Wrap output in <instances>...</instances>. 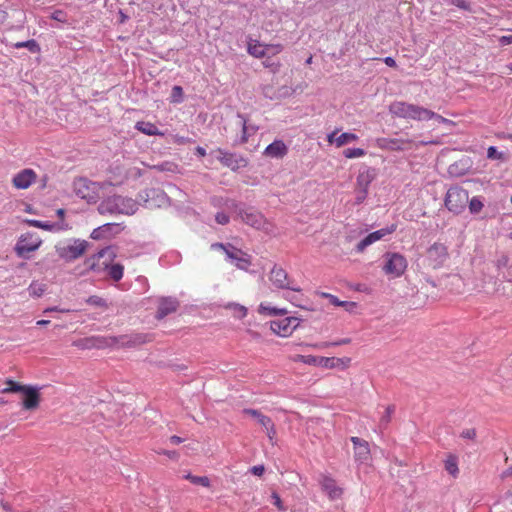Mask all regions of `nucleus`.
Listing matches in <instances>:
<instances>
[{
    "label": "nucleus",
    "mask_w": 512,
    "mask_h": 512,
    "mask_svg": "<svg viewBox=\"0 0 512 512\" xmlns=\"http://www.w3.org/2000/svg\"><path fill=\"white\" fill-rule=\"evenodd\" d=\"M111 255L112 250L110 247H105L101 250H99L96 254H94L92 257L88 258L86 260V264L90 269H94L96 262L99 261L101 258H103L105 255Z\"/></svg>",
    "instance_id": "473e14b6"
},
{
    "label": "nucleus",
    "mask_w": 512,
    "mask_h": 512,
    "mask_svg": "<svg viewBox=\"0 0 512 512\" xmlns=\"http://www.w3.org/2000/svg\"><path fill=\"white\" fill-rule=\"evenodd\" d=\"M46 290V284L39 281H32L28 287L29 294L32 297H41Z\"/></svg>",
    "instance_id": "2f4dec72"
},
{
    "label": "nucleus",
    "mask_w": 512,
    "mask_h": 512,
    "mask_svg": "<svg viewBox=\"0 0 512 512\" xmlns=\"http://www.w3.org/2000/svg\"><path fill=\"white\" fill-rule=\"evenodd\" d=\"M396 230V225L391 224L390 226L384 227L377 231H374L364 237L357 245L356 251L362 253L368 246L383 239L385 236L392 234Z\"/></svg>",
    "instance_id": "4468645a"
},
{
    "label": "nucleus",
    "mask_w": 512,
    "mask_h": 512,
    "mask_svg": "<svg viewBox=\"0 0 512 512\" xmlns=\"http://www.w3.org/2000/svg\"><path fill=\"white\" fill-rule=\"evenodd\" d=\"M300 319L297 317H286L270 322V329L281 337L290 336L299 326Z\"/></svg>",
    "instance_id": "9d476101"
},
{
    "label": "nucleus",
    "mask_w": 512,
    "mask_h": 512,
    "mask_svg": "<svg viewBox=\"0 0 512 512\" xmlns=\"http://www.w3.org/2000/svg\"><path fill=\"white\" fill-rule=\"evenodd\" d=\"M243 413L254 418L266 430L268 437L272 439L276 432L270 417L263 415L256 409H244Z\"/></svg>",
    "instance_id": "a211bd4d"
},
{
    "label": "nucleus",
    "mask_w": 512,
    "mask_h": 512,
    "mask_svg": "<svg viewBox=\"0 0 512 512\" xmlns=\"http://www.w3.org/2000/svg\"><path fill=\"white\" fill-rule=\"evenodd\" d=\"M376 169L372 167H365L359 171L357 175V187L358 189H369L370 184L376 178Z\"/></svg>",
    "instance_id": "b1692460"
},
{
    "label": "nucleus",
    "mask_w": 512,
    "mask_h": 512,
    "mask_svg": "<svg viewBox=\"0 0 512 512\" xmlns=\"http://www.w3.org/2000/svg\"><path fill=\"white\" fill-rule=\"evenodd\" d=\"M499 43L501 45H508L512 43V35H506L499 38Z\"/></svg>",
    "instance_id": "680f3d73"
},
{
    "label": "nucleus",
    "mask_w": 512,
    "mask_h": 512,
    "mask_svg": "<svg viewBox=\"0 0 512 512\" xmlns=\"http://www.w3.org/2000/svg\"><path fill=\"white\" fill-rule=\"evenodd\" d=\"M41 242L42 241L38 236L27 233L22 235L18 240L15 251L19 257L27 258V255L30 252H33L39 248Z\"/></svg>",
    "instance_id": "ddd939ff"
},
{
    "label": "nucleus",
    "mask_w": 512,
    "mask_h": 512,
    "mask_svg": "<svg viewBox=\"0 0 512 512\" xmlns=\"http://www.w3.org/2000/svg\"><path fill=\"white\" fill-rule=\"evenodd\" d=\"M39 387L27 385L24 391L23 408L32 410L38 407L40 401Z\"/></svg>",
    "instance_id": "6ab92c4d"
},
{
    "label": "nucleus",
    "mask_w": 512,
    "mask_h": 512,
    "mask_svg": "<svg viewBox=\"0 0 512 512\" xmlns=\"http://www.w3.org/2000/svg\"><path fill=\"white\" fill-rule=\"evenodd\" d=\"M86 302L89 304V305H92V306H97V307H104L106 308L107 307V302L105 299L99 297V296H96V295H93V296H90Z\"/></svg>",
    "instance_id": "49530a36"
},
{
    "label": "nucleus",
    "mask_w": 512,
    "mask_h": 512,
    "mask_svg": "<svg viewBox=\"0 0 512 512\" xmlns=\"http://www.w3.org/2000/svg\"><path fill=\"white\" fill-rule=\"evenodd\" d=\"M394 412V406H388L386 407L384 414L382 415L380 419V428H386L391 420V416Z\"/></svg>",
    "instance_id": "c03bdc74"
},
{
    "label": "nucleus",
    "mask_w": 512,
    "mask_h": 512,
    "mask_svg": "<svg viewBox=\"0 0 512 512\" xmlns=\"http://www.w3.org/2000/svg\"><path fill=\"white\" fill-rule=\"evenodd\" d=\"M215 153L216 159L232 170H237L240 167L246 166V160L243 157L238 156L236 153H231L221 148L215 150Z\"/></svg>",
    "instance_id": "2eb2a0df"
},
{
    "label": "nucleus",
    "mask_w": 512,
    "mask_h": 512,
    "mask_svg": "<svg viewBox=\"0 0 512 512\" xmlns=\"http://www.w3.org/2000/svg\"><path fill=\"white\" fill-rule=\"evenodd\" d=\"M135 128L148 136H162L163 133L157 128V126L151 122L138 121L135 124Z\"/></svg>",
    "instance_id": "c85d7f7f"
},
{
    "label": "nucleus",
    "mask_w": 512,
    "mask_h": 512,
    "mask_svg": "<svg viewBox=\"0 0 512 512\" xmlns=\"http://www.w3.org/2000/svg\"><path fill=\"white\" fill-rule=\"evenodd\" d=\"M26 222L30 226H33L36 228H41V229H44L47 231L51 230L53 227L52 224H50L49 222H42V221L34 220V219L27 220Z\"/></svg>",
    "instance_id": "de8ad7c7"
},
{
    "label": "nucleus",
    "mask_w": 512,
    "mask_h": 512,
    "mask_svg": "<svg viewBox=\"0 0 512 512\" xmlns=\"http://www.w3.org/2000/svg\"><path fill=\"white\" fill-rule=\"evenodd\" d=\"M211 247L213 249H222L225 252L226 260L230 261L238 269L247 270L251 265V257L247 253L235 248L230 244L224 245L222 243H215L212 244Z\"/></svg>",
    "instance_id": "6e6552de"
},
{
    "label": "nucleus",
    "mask_w": 512,
    "mask_h": 512,
    "mask_svg": "<svg viewBox=\"0 0 512 512\" xmlns=\"http://www.w3.org/2000/svg\"><path fill=\"white\" fill-rule=\"evenodd\" d=\"M271 497L273 499V504L277 507V509L279 511H285L286 510V508L284 507V505H283V503L281 501L280 496L276 492H273Z\"/></svg>",
    "instance_id": "6e6d98bb"
},
{
    "label": "nucleus",
    "mask_w": 512,
    "mask_h": 512,
    "mask_svg": "<svg viewBox=\"0 0 512 512\" xmlns=\"http://www.w3.org/2000/svg\"><path fill=\"white\" fill-rule=\"evenodd\" d=\"M410 143L409 140H403L398 138H377L376 145L380 149L390 150V151H401L406 148V145Z\"/></svg>",
    "instance_id": "aec40b11"
},
{
    "label": "nucleus",
    "mask_w": 512,
    "mask_h": 512,
    "mask_svg": "<svg viewBox=\"0 0 512 512\" xmlns=\"http://www.w3.org/2000/svg\"><path fill=\"white\" fill-rule=\"evenodd\" d=\"M351 442L354 445L355 460L359 463L366 462L370 457L368 442L358 437H351Z\"/></svg>",
    "instance_id": "412c9836"
},
{
    "label": "nucleus",
    "mask_w": 512,
    "mask_h": 512,
    "mask_svg": "<svg viewBox=\"0 0 512 512\" xmlns=\"http://www.w3.org/2000/svg\"><path fill=\"white\" fill-rule=\"evenodd\" d=\"M88 246L89 243L86 240L69 239L56 244L55 250L61 259L71 262L81 257Z\"/></svg>",
    "instance_id": "20e7f679"
},
{
    "label": "nucleus",
    "mask_w": 512,
    "mask_h": 512,
    "mask_svg": "<svg viewBox=\"0 0 512 512\" xmlns=\"http://www.w3.org/2000/svg\"><path fill=\"white\" fill-rule=\"evenodd\" d=\"M139 203L145 208L154 209V208H162L170 205V199L167 194L157 188H151L141 191L138 194Z\"/></svg>",
    "instance_id": "0eeeda50"
},
{
    "label": "nucleus",
    "mask_w": 512,
    "mask_h": 512,
    "mask_svg": "<svg viewBox=\"0 0 512 512\" xmlns=\"http://www.w3.org/2000/svg\"><path fill=\"white\" fill-rule=\"evenodd\" d=\"M185 479L189 480L191 483L195 485H200L203 487H208L210 485V480L206 476H194L190 473L186 474Z\"/></svg>",
    "instance_id": "58836bf2"
},
{
    "label": "nucleus",
    "mask_w": 512,
    "mask_h": 512,
    "mask_svg": "<svg viewBox=\"0 0 512 512\" xmlns=\"http://www.w3.org/2000/svg\"><path fill=\"white\" fill-rule=\"evenodd\" d=\"M258 312L259 314L265 316H277L287 314V310L285 308L273 307L269 303H261L258 307Z\"/></svg>",
    "instance_id": "c756f323"
},
{
    "label": "nucleus",
    "mask_w": 512,
    "mask_h": 512,
    "mask_svg": "<svg viewBox=\"0 0 512 512\" xmlns=\"http://www.w3.org/2000/svg\"><path fill=\"white\" fill-rule=\"evenodd\" d=\"M509 257L506 254H501L495 261L496 268L500 271L503 268L508 267Z\"/></svg>",
    "instance_id": "09e8293b"
},
{
    "label": "nucleus",
    "mask_w": 512,
    "mask_h": 512,
    "mask_svg": "<svg viewBox=\"0 0 512 512\" xmlns=\"http://www.w3.org/2000/svg\"><path fill=\"white\" fill-rule=\"evenodd\" d=\"M368 194V190L359 189L356 196V204H361L365 201Z\"/></svg>",
    "instance_id": "4d7b16f0"
},
{
    "label": "nucleus",
    "mask_w": 512,
    "mask_h": 512,
    "mask_svg": "<svg viewBox=\"0 0 512 512\" xmlns=\"http://www.w3.org/2000/svg\"><path fill=\"white\" fill-rule=\"evenodd\" d=\"M282 51V46L277 45H263L258 41H250L248 43V53L256 58H262L266 55L278 54Z\"/></svg>",
    "instance_id": "dca6fc26"
},
{
    "label": "nucleus",
    "mask_w": 512,
    "mask_h": 512,
    "mask_svg": "<svg viewBox=\"0 0 512 512\" xmlns=\"http://www.w3.org/2000/svg\"><path fill=\"white\" fill-rule=\"evenodd\" d=\"M124 267L121 264H113L108 268V275L114 281H119L123 277Z\"/></svg>",
    "instance_id": "c9c22d12"
},
{
    "label": "nucleus",
    "mask_w": 512,
    "mask_h": 512,
    "mask_svg": "<svg viewBox=\"0 0 512 512\" xmlns=\"http://www.w3.org/2000/svg\"><path fill=\"white\" fill-rule=\"evenodd\" d=\"M343 154L346 158L353 159L365 156L366 152L362 148H348L343 151Z\"/></svg>",
    "instance_id": "79ce46f5"
},
{
    "label": "nucleus",
    "mask_w": 512,
    "mask_h": 512,
    "mask_svg": "<svg viewBox=\"0 0 512 512\" xmlns=\"http://www.w3.org/2000/svg\"><path fill=\"white\" fill-rule=\"evenodd\" d=\"M77 346L82 348L101 347L103 344L99 338H87L85 340L76 343Z\"/></svg>",
    "instance_id": "37998d69"
},
{
    "label": "nucleus",
    "mask_w": 512,
    "mask_h": 512,
    "mask_svg": "<svg viewBox=\"0 0 512 512\" xmlns=\"http://www.w3.org/2000/svg\"><path fill=\"white\" fill-rule=\"evenodd\" d=\"M36 178V174L32 169H24L13 177V184L18 189L28 188Z\"/></svg>",
    "instance_id": "4be33fe9"
},
{
    "label": "nucleus",
    "mask_w": 512,
    "mask_h": 512,
    "mask_svg": "<svg viewBox=\"0 0 512 512\" xmlns=\"http://www.w3.org/2000/svg\"><path fill=\"white\" fill-rule=\"evenodd\" d=\"M6 384L8 385V387L4 388L1 391L2 393H10V392H13V393L21 392L22 393L27 386V385H22L20 383H17L11 379H8L6 381Z\"/></svg>",
    "instance_id": "ea45409f"
},
{
    "label": "nucleus",
    "mask_w": 512,
    "mask_h": 512,
    "mask_svg": "<svg viewBox=\"0 0 512 512\" xmlns=\"http://www.w3.org/2000/svg\"><path fill=\"white\" fill-rule=\"evenodd\" d=\"M468 203V192L460 186H452L448 189L445 196L446 208L454 213H462Z\"/></svg>",
    "instance_id": "39448f33"
},
{
    "label": "nucleus",
    "mask_w": 512,
    "mask_h": 512,
    "mask_svg": "<svg viewBox=\"0 0 512 512\" xmlns=\"http://www.w3.org/2000/svg\"><path fill=\"white\" fill-rule=\"evenodd\" d=\"M139 202L122 195L104 196L98 205V212L105 214L133 215L138 210Z\"/></svg>",
    "instance_id": "f257e3e1"
},
{
    "label": "nucleus",
    "mask_w": 512,
    "mask_h": 512,
    "mask_svg": "<svg viewBox=\"0 0 512 512\" xmlns=\"http://www.w3.org/2000/svg\"><path fill=\"white\" fill-rule=\"evenodd\" d=\"M384 63L389 67L396 66V61L394 60V58H392L390 56L384 58Z\"/></svg>",
    "instance_id": "338daca9"
},
{
    "label": "nucleus",
    "mask_w": 512,
    "mask_h": 512,
    "mask_svg": "<svg viewBox=\"0 0 512 512\" xmlns=\"http://www.w3.org/2000/svg\"><path fill=\"white\" fill-rule=\"evenodd\" d=\"M359 138L354 133L344 132L340 135H338L336 139V147H342L344 145H347L349 143L357 141Z\"/></svg>",
    "instance_id": "72a5a7b5"
},
{
    "label": "nucleus",
    "mask_w": 512,
    "mask_h": 512,
    "mask_svg": "<svg viewBox=\"0 0 512 512\" xmlns=\"http://www.w3.org/2000/svg\"><path fill=\"white\" fill-rule=\"evenodd\" d=\"M215 220L220 225H226L230 221V217L224 212H218L215 216Z\"/></svg>",
    "instance_id": "603ef678"
},
{
    "label": "nucleus",
    "mask_w": 512,
    "mask_h": 512,
    "mask_svg": "<svg viewBox=\"0 0 512 512\" xmlns=\"http://www.w3.org/2000/svg\"><path fill=\"white\" fill-rule=\"evenodd\" d=\"M337 131H333L327 135V141L329 144H335L336 145V139H337Z\"/></svg>",
    "instance_id": "e2e57ef3"
},
{
    "label": "nucleus",
    "mask_w": 512,
    "mask_h": 512,
    "mask_svg": "<svg viewBox=\"0 0 512 512\" xmlns=\"http://www.w3.org/2000/svg\"><path fill=\"white\" fill-rule=\"evenodd\" d=\"M320 295L321 297L328 299L329 302L334 306H340L342 304L341 300H339L336 296L330 293L322 292L320 293Z\"/></svg>",
    "instance_id": "5fc2aeb1"
},
{
    "label": "nucleus",
    "mask_w": 512,
    "mask_h": 512,
    "mask_svg": "<svg viewBox=\"0 0 512 512\" xmlns=\"http://www.w3.org/2000/svg\"><path fill=\"white\" fill-rule=\"evenodd\" d=\"M503 157V153L499 152L496 147L490 146L487 150V158L491 160H500Z\"/></svg>",
    "instance_id": "8fccbe9b"
},
{
    "label": "nucleus",
    "mask_w": 512,
    "mask_h": 512,
    "mask_svg": "<svg viewBox=\"0 0 512 512\" xmlns=\"http://www.w3.org/2000/svg\"><path fill=\"white\" fill-rule=\"evenodd\" d=\"M63 15L62 11H55L52 15V18L58 21H62L61 16Z\"/></svg>",
    "instance_id": "774afa93"
},
{
    "label": "nucleus",
    "mask_w": 512,
    "mask_h": 512,
    "mask_svg": "<svg viewBox=\"0 0 512 512\" xmlns=\"http://www.w3.org/2000/svg\"><path fill=\"white\" fill-rule=\"evenodd\" d=\"M237 117L240 119V125L242 128V135L239 143L244 144L248 142L249 138L258 131V126L249 124L244 115L238 114Z\"/></svg>",
    "instance_id": "bb28decb"
},
{
    "label": "nucleus",
    "mask_w": 512,
    "mask_h": 512,
    "mask_svg": "<svg viewBox=\"0 0 512 512\" xmlns=\"http://www.w3.org/2000/svg\"><path fill=\"white\" fill-rule=\"evenodd\" d=\"M178 307V301L175 298L167 297L162 298L159 302L157 310V318L162 319L167 315L175 312Z\"/></svg>",
    "instance_id": "a878e982"
},
{
    "label": "nucleus",
    "mask_w": 512,
    "mask_h": 512,
    "mask_svg": "<svg viewBox=\"0 0 512 512\" xmlns=\"http://www.w3.org/2000/svg\"><path fill=\"white\" fill-rule=\"evenodd\" d=\"M320 356H313V355H297L294 358V361L302 362L304 364L313 365V366H320Z\"/></svg>",
    "instance_id": "e433bc0d"
},
{
    "label": "nucleus",
    "mask_w": 512,
    "mask_h": 512,
    "mask_svg": "<svg viewBox=\"0 0 512 512\" xmlns=\"http://www.w3.org/2000/svg\"><path fill=\"white\" fill-rule=\"evenodd\" d=\"M152 168L155 169V170H158V171H170V172H173L175 170V168H176V165H174L173 163H170V162H163V163L154 165Z\"/></svg>",
    "instance_id": "3c124183"
},
{
    "label": "nucleus",
    "mask_w": 512,
    "mask_h": 512,
    "mask_svg": "<svg viewBox=\"0 0 512 512\" xmlns=\"http://www.w3.org/2000/svg\"><path fill=\"white\" fill-rule=\"evenodd\" d=\"M448 248L445 244L435 242L427 250L428 265L433 269L441 268L448 259Z\"/></svg>",
    "instance_id": "1a4fd4ad"
},
{
    "label": "nucleus",
    "mask_w": 512,
    "mask_h": 512,
    "mask_svg": "<svg viewBox=\"0 0 512 512\" xmlns=\"http://www.w3.org/2000/svg\"><path fill=\"white\" fill-rule=\"evenodd\" d=\"M269 280L273 286L278 289H287L294 292L300 291V288L294 287L292 285L293 281L289 278L288 273L282 267L277 265H274V267L271 269Z\"/></svg>",
    "instance_id": "9b49d317"
},
{
    "label": "nucleus",
    "mask_w": 512,
    "mask_h": 512,
    "mask_svg": "<svg viewBox=\"0 0 512 512\" xmlns=\"http://www.w3.org/2000/svg\"><path fill=\"white\" fill-rule=\"evenodd\" d=\"M449 3L463 10H470V3L466 0H450Z\"/></svg>",
    "instance_id": "864d4df0"
},
{
    "label": "nucleus",
    "mask_w": 512,
    "mask_h": 512,
    "mask_svg": "<svg viewBox=\"0 0 512 512\" xmlns=\"http://www.w3.org/2000/svg\"><path fill=\"white\" fill-rule=\"evenodd\" d=\"M169 441L173 445H178L183 442V439L179 436L173 435L169 438Z\"/></svg>",
    "instance_id": "69168bd1"
},
{
    "label": "nucleus",
    "mask_w": 512,
    "mask_h": 512,
    "mask_svg": "<svg viewBox=\"0 0 512 512\" xmlns=\"http://www.w3.org/2000/svg\"><path fill=\"white\" fill-rule=\"evenodd\" d=\"M321 489L327 494L331 500H335L341 497L343 490L339 487L336 481L327 475H321L318 480Z\"/></svg>",
    "instance_id": "f3484780"
},
{
    "label": "nucleus",
    "mask_w": 512,
    "mask_h": 512,
    "mask_svg": "<svg viewBox=\"0 0 512 512\" xmlns=\"http://www.w3.org/2000/svg\"><path fill=\"white\" fill-rule=\"evenodd\" d=\"M431 119H435L438 123H447L448 120L446 118H444L443 116L439 115V114H436L435 112H433V116L430 117V120Z\"/></svg>",
    "instance_id": "0e129e2a"
},
{
    "label": "nucleus",
    "mask_w": 512,
    "mask_h": 512,
    "mask_svg": "<svg viewBox=\"0 0 512 512\" xmlns=\"http://www.w3.org/2000/svg\"><path fill=\"white\" fill-rule=\"evenodd\" d=\"M468 203H469V211L471 214L479 213L482 210V208L484 207L482 199L478 196H474L470 200L468 199Z\"/></svg>",
    "instance_id": "4c0bfd02"
},
{
    "label": "nucleus",
    "mask_w": 512,
    "mask_h": 512,
    "mask_svg": "<svg viewBox=\"0 0 512 512\" xmlns=\"http://www.w3.org/2000/svg\"><path fill=\"white\" fill-rule=\"evenodd\" d=\"M183 89L181 86H174L170 95V102L179 104L183 102Z\"/></svg>",
    "instance_id": "a19ab883"
},
{
    "label": "nucleus",
    "mask_w": 512,
    "mask_h": 512,
    "mask_svg": "<svg viewBox=\"0 0 512 512\" xmlns=\"http://www.w3.org/2000/svg\"><path fill=\"white\" fill-rule=\"evenodd\" d=\"M288 153V147L282 140H274L269 144L265 150L264 155L270 158L280 159L286 156Z\"/></svg>",
    "instance_id": "5701e85b"
},
{
    "label": "nucleus",
    "mask_w": 512,
    "mask_h": 512,
    "mask_svg": "<svg viewBox=\"0 0 512 512\" xmlns=\"http://www.w3.org/2000/svg\"><path fill=\"white\" fill-rule=\"evenodd\" d=\"M111 187L110 182L99 183L87 178H78L73 183L75 194L88 203H96L106 195L107 190Z\"/></svg>",
    "instance_id": "f03ea898"
},
{
    "label": "nucleus",
    "mask_w": 512,
    "mask_h": 512,
    "mask_svg": "<svg viewBox=\"0 0 512 512\" xmlns=\"http://www.w3.org/2000/svg\"><path fill=\"white\" fill-rule=\"evenodd\" d=\"M13 46L16 49L27 48L32 53L40 52V46L34 39L23 41V42H17Z\"/></svg>",
    "instance_id": "f704fd0d"
},
{
    "label": "nucleus",
    "mask_w": 512,
    "mask_h": 512,
    "mask_svg": "<svg viewBox=\"0 0 512 512\" xmlns=\"http://www.w3.org/2000/svg\"><path fill=\"white\" fill-rule=\"evenodd\" d=\"M251 473L255 476H262L264 471H265V468L263 465H256V466H253L251 469H250Z\"/></svg>",
    "instance_id": "13d9d810"
},
{
    "label": "nucleus",
    "mask_w": 512,
    "mask_h": 512,
    "mask_svg": "<svg viewBox=\"0 0 512 512\" xmlns=\"http://www.w3.org/2000/svg\"><path fill=\"white\" fill-rule=\"evenodd\" d=\"M238 217L247 225L255 229H267V221L259 211L253 208H239L237 211Z\"/></svg>",
    "instance_id": "f8f14e48"
},
{
    "label": "nucleus",
    "mask_w": 512,
    "mask_h": 512,
    "mask_svg": "<svg viewBox=\"0 0 512 512\" xmlns=\"http://www.w3.org/2000/svg\"><path fill=\"white\" fill-rule=\"evenodd\" d=\"M341 303L342 304L340 305V307H344L347 311H352L356 307V303L355 302L341 301Z\"/></svg>",
    "instance_id": "052dcab7"
},
{
    "label": "nucleus",
    "mask_w": 512,
    "mask_h": 512,
    "mask_svg": "<svg viewBox=\"0 0 512 512\" xmlns=\"http://www.w3.org/2000/svg\"><path fill=\"white\" fill-rule=\"evenodd\" d=\"M351 359L348 357L337 358V357H321L320 367L327 369H346L350 365Z\"/></svg>",
    "instance_id": "393cba45"
},
{
    "label": "nucleus",
    "mask_w": 512,
    "mask_h": 512,
    "mask_svg": "<svg viewBox=\"0 0 512 512\" xmlns=\"http://www.w3.org/2000/svg\"><path fill=\"white\" fill-rule=\"evenodd\" d=\"M384 265L383 272L393 278H398L404 274L407 269L408 262L405 256L396 252H387L383 256Z\"/></svg>",
    "instance_id": "423d86ee"
},
{
    "label": "nucleus",
    "mask_w": 512,
    "mask_h": 512,
    "mask_svg": "<svg viewBox=\"0 0 512 512\" xmlns=\"http://www.w3.org/2000/svg\"><path fill=\"white\" fill-rule=\"evenodd\" d=\"M475 436H476L475 429H466V430L462 431V433H461V437H463L465 439H474Z\"/></svg>",
    "instance_id": "bf43d9fd"
},
{
    "label": "nucleus",
    "mask_w": 512,
    "mask_h": 512,
    "mask_svg": "<svg viewBox=\"0 0 512 512\" xmlns=\"http://www.w3.org/2000/svg\"><path fill=\"white\" fill-rule=\"evenodd\" d=\"M118 227L117 224L114 223H106L104 225H101L97 228H95L91 234L90 237L94 240H102L107 239L113 234V230Z\"/></svg>",
    "instance_id": "cd10ccee"
},
{
    "label": "nucleus",
    "mask_w": 512,
    "mask_h": 512,
    "mask_svg": "<svg viewBox=\"0 0 512 512\" xmlns=\"http://www.w3.org/2000/svg\"><path fill=\"white\" fill-rule=\"evenodd\" d=\"M228 307L234 310L235 316L239 319H242L247 315V308L240 304L231 303Z\"/></svg>",
    "instance_id": "a18cd8bd"
},
{
    "label": "nucleus",
    "mask_w": 512,
    "mask_h": 512,
    "mask_svg": "<svg viewBox=\"0 0 512 512\" xmlns=\"http://www.w3.org/2000/svg\"><path fill=\"white\" fill-rule=\"evenodd\" d=\"M445 470L454 478L459 474L458 458L457 456L450 454L445 460Z\"/></svg>",
    "instance_id": "7c9ffc66"
},
{
    "label": "nucleus",
    "mask_w": 512,
    "mask_h": 512,
    "mask_svg": "<svg viewBox=\"0 0 512 512\" xmlns=\"http://www.w3.org/2000/svg\"><path fill=\"white\" fill-rule=\"evenodd\" d=\"M389 112L399 118L415 121H428L433 116V111L422 106L395 101L390 104Z\"/></svg>",
    "instance_id": "7ed1b4c3"
}]
</instances>
